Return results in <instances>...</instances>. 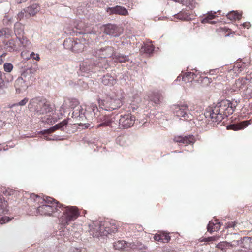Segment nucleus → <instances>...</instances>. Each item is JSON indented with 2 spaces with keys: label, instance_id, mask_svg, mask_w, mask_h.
I'll return each mask as SVG.
<instances>
[{
  "label": "nucleus",
  "instance_id": "obj_17",
  "mask_svg": "<svg viewBox=\"0 0 252 252\" xmlns=\"http://www.w3.org/2000/svg\"><path fill=\"white\" fill-rule=\"evenodd\" d=\"M175 142L179 143H183L186 145L189 144H193L195 142L194 136L192 135H189L187 136H177L174 138Z\"/></svg>",
  "mask_w": 252,
  "mask_h": 252
},
{
  "label": "nucleus",
  "instance_id": "obj_54",
  "mask_svg": "<svg viewBox=\"0 0 252 252\" xmlns=\"http://www.w3.org/2000/svg\"><path fill=\"white\" fill-rule=\"evenodd\" d=\"M237 223L236 221L228 222L225 224V227L226 229L233 228L236 226Z\"/></svg>",
  "mask_w": 252,
  "mask_h": 252
},
{
  "label": "nucleus",
  "instance_id": "obj_64",
  "mask_svg": "<svg viewBox=\"0 0 252 252\" xmlns=\"http://www.w3.org/2000/svg\"><path fill=\"white\" fill-rule=\"evenodd\" d=\"M123 2V4H126L127 1H129V0H121Z\"/></svg>",
  "mask_w": 252,
  "mask_h": 252
},
{
  "label": "nucleus",
  "instance_id": "obj_8",
  "mask_svg": "<svg viewBox=\"0 0 252 252\" xmlns=\"http://www.w3.org/2000/svg\"><path fill=\"white\" fill-rule=\"evenodd\" d=\"M135 120V117L129 114L121 115L118 120V128L127 129L133 125Z\"/></svg>",
  "mask_w": 252,
  "mask_h": 252
},
{
  "label": "nucleus",
  "instance_id": "obj_16",
  "mask_svg": "<svg viewBox=\"0 0 252 252\" xmlns=\"http://www.w3.org/2000/svg\"><path fill=\"white\" fill-rule=\"evenodd\" d=\"M249 79L246 77L240 78L235 81V83L232 86L230 89L231 93L238 92L243 89L247 84V81Z\"/></svg>",
  "mask_w": 252,
  "mask_h": 252
},
{
  "label": "nucleus",
  "instance_id": "obj_43",
  "mask_svg": "<svg viewBox=\"0 0 252 252\" xmlns=\"http://www.w3.org/2000/svg\"><path fill=\"white\" fill-rule=\"evenodd\" d=\"M219 238H220L219 236H211V237H208L207 238H201L200 239V242H206L215 241L217 240Z\"/></svg>",
  "mask_w": 252,
  "mask_h": 252
},
{
  "label": "nucleus",
  "instance_id": "obj_53",
  "mask_svg": "<svg viewBox=\"0 0 252 252\" xmlns=\"http://www.w3.org/2000/svg\"><path fill=\"white\" fill-rule=\"evenodd\" d=\"M234 242L235 243V245H236V246L239 245L240 244H242L241 247L243 248H244L245 245H249L250 243V242H245V241L244 240V237L240 240V241L239 240H237L236 242Z\"/></svg>",
  "mask_w": 252,
  "mask_h": 252
},
{
  "label": "nucleus",
  "instance_id": "obj_15",
  "mask_svg": "<svg viewBox=\"0 0 252 252\" xmlns=\"http://www.w3.org/2000/svg\"><path fill=\"white\" fill-rule=\"evenodd\" d=\"M68 121L67 119H64L62 122L60 123H58L53 126L50 127V128L44 129L43 131H40L39 132L40 133H42L43 134L46 133H51L57 130L60 129L61 130H64V127H66L68 124Z\"/></svg>",
  "mask_w": 252,
  "mask_h": 252
},
{
  "label": "nucleus",
  "instance_id": "obj_34",
  "mask_svg": "<svg viewBox=\"0 0 252 252\" xmlns=\"http://www.w3.org/2000/svg\"><path fill=\"white\" fill-rule=\"evenodd\" d=\"M37 67H29L22 73V76H24L25 79L27 78L28 79H30L32 77V75L35 73Z\"/></svg>",
  "mask_w": 252,
  "mask_h": 252
},
{
  "label": "nucleus",
  "instance_id": "obj_52",
  "mask_svg": "<svg viewBox=\"0 0 252 252\" xmlns=\"http://www.w3.org/2000/svg\"><path fill=\"white\" fill-rule=\"evenodd\" d=\"M68 252H86V250L84 248L73 247L71 248Z\"/></svg>",
  "mask_w": 252,
  "mask_h": 252
},
{
  "label": "nucleus",
  "instance_id": "obj_27",
  "mask_svg": "<svg viewBox=\"0 0 252 252\" xmlns=\"http://www.w3.org/2000/svg\"><path fill=\"white\" fill-rule=\"evenodd\" d=\"M220 228V224L217 220H215L214 222L210 221L207 226V230L212 233L213 232L218 231Z\"/></svg>",
  "mask_w": 252,
  "mask_h": 252
},
{
  "label": "nucleus",
  "instance_id": "obj_22",
  "mask_svg": "<svg viewBox=\"0 0 252 252\" xmlns=\"http://www.w3.org/2000/svg\"><path fill=\"white\" fill-rule=\"evenodd\" d=\"M155 241L162 242L168 243L171 239L169 233L164 231H158L154 236Z\"/></svg>",
  "mask_w": 252,
  "mask_h": 252
},
{
  "label": "nucleus",
  "instance_id": "obj_40",
  "mask_svg": "<svg viewBox=\"0 0 252 252\" xmlns=\"http://www.w3.org/2000/svg\"><path fill=\"white\" fill-rule=\"evenodd\" d=\"M6 88H7V85L4 83L3 72L0 71V94L4 93V89Z\"/></svg>",
  "mask_w": 252,
  "mask_h": 252
},
{
  "label": "nucleus",
  "instance_id": "obj_3",
  "mask_svg": "<svg viewBox=\"0 0 252 252\" xmlns=\"http://www.w3.org/2000/svg\"><path fill=\"white\" fill-rule=\"evenodd\" d=\"M30 198L34 202H37L38 204H41L38 207H37L36 213L37 214L51 216L53 213L59 211L58 209L59 204H57V201L52 197L46 196L45 198L42 200L40 196L32 194Z\"/></svg>",
  "mask_w": 252,
  "mask_h": 252
},
{
  "label": "nucleus",
  "instance_id": "obj_13",
  "mask_svg": "<svg viewBox=\"0 0 252 252\" xmlns=\"http://www.w3.org/2000/svg\"><path fill=\"white\" fill-rule=\"evenodd\" d=\"M78 100L75 98H68L65 100L61 106L60 112L61 115H63L65 110L68 108H71L72 110L80 106Z\"/></svg>",
  "mask_w": 252,
  "mask_h": 252
},
{
  "label": "nucleus",
  "instance_id": "obj_2",
  "mask_svg": "<svg viewBox=\"0 0 252 252\" xmlns=\"http://www.w3.org/2000/svg\"><path fill=\"white\" fill-rule=\"evenodd\" d=\"M236 106V102L233 103L228 100H223L212 109L208 116L212 121L220 122L225 117L233 113Z\"/></svg>",
  "mask_w": 252,
  "mask_h": 252
},
{
  "label": "nucleus",
  "instance_id": "obj_26",
  "mask_svg": "<svg viewBox=\"0 0 252 252\" xmlns=\"http://www.w3.org/2000/svg\"><path fill=\"white\" fill-rule=\"evenodd\" d=\"M251 124L250 120L244 121L237 124H232L227 126V129L238 130L243 129Z\"/></svg>",
  "mask_w": 252,
  "mask_h": 252
},
{
  "label": "nucleus",
  "instance_id": "obj_25",
  "mask_svg": "<svg viewBox=\"0 0 252 252\" xmlns=\"http://www.w3.org/2000/svg\"><path fill=\"white\" fill-rule=\"evenodd\" d=\"M101 82L105 86H112L116 83L115 77L107 74L103 76L101 78Z\"/></svg>",
  "mask_w": 252,
  "mask_h": 252
},
{
  "label": "nucleus",
  "instance_id": "obj_45",
  "mask_svg": "<svg viewBox=\"0 0 252 252\" xmlns=\"http://www.w3.org/2000/svg\"><path fill=\"white\" fill-rule=\"evenodd\" d=\"M244 240L246 242H250L249 245H245L244 248L252 250V237H244Z\"/></svg>",
  "mask_w": 252,
  "mask_h": 252
},
{
  "label": "nucleus",
  "instance_id": "obj_12",
  "mask_svg": "<svg viewBox=\"0 0 252 252\" xmlns=\"http://www.w3.org/2000/svg\"><path fill=\"white\" fill-rule=\"evenodd\" d=\"M104 32L111 37H118L122 32V29L116 25L108 24L103 26Z\"/></svg>",
  "mask_w": 252,
  "mask_h": 252
},
{
  "label": "nucleus",
  "instance_id": "obj_9",
  "mask_svg": "<svg viewBox=\"0 0 252 252\" xmlns=\"http://www.w3.org/2000/svg\"><path fill=\"white\" fill-rule=\"evenodd\" d=\"M138 242L128 243L124 240H119L113 243V247L116 250H125L128 251L131 249H140L138 248Z\"/></svg>",
  "mask_w": 252,
  "mask_h": 252
},
{
  "label": "nucleus",
  "instance_id": "obj_36",
  "mask_svg": "<svg viewBox=\"0 0 252 252\" xmlns=\"http://www.w3.org/2000/svg\"><path fill=\"white\" fill-rule=\"evenodd\" d=\"M75 39L73 38H66L63 42L64 47L71 51Z\"/></svg>",
  "mask_w": 252,
  "mask_h": 252
},
{
  "label": "nucleus",
  "instance_id": "obj_50",
  "mask_svg": "<svg viewBox=\"0 0 252 252\" xmlns=\"http://www.w3.org/2000/svg\"><path fill=\"white\" fill-rule=\"evenodd\" d=\"M7 206L5 204H0V216L8 212V210L7 209Z\"/></svg>",
  "mask_w": 252,
  "mask_h": 252
},
{
  "label": "nucleus",
  "instance_id": "obj_28",
  "mask_svg": "<svg viewBox=\"0 0 252 252\" xmlns=\"http://www.w3.org/2000/svg\"><path fill=\"white\" fill-rule=\"evenodd\" d=\"M25 11L27 12L29 16H32L39 11V8L37 4L34 3L25 9Z\"/></svg>",
  "mask_w": 252,
  "mask_h": 252
},
{
  "label": "nucleus",
  "instance_id": "obj_39",
  "mask_svg": "<svg viewBox=\"0 0 252 252\" xmlns=\"http://www.w3.org/2000/svg\"><path fill=\"white\" fill-rule=\"evenodd\" d=\"M113 59H116V61L119 62H125L128 60V57L120 53H117L114 54Z\"/></svg>",
  "mask_w": 252,
  "mask_h": 252
},
{
  "label": "nucleus",
  "instance_id": "obj_5",
  "mask_svg": "<svg viewBox=\"0 0 252 252\" xmlns=\"http://www.w3.org/2000/svg\"><path fill=\"white\" fill-rule=\"evenodd\" d=\"M57 203L59 204V208L61 209L60 212H63V215L59 219V221L62 225H68L70 222L74 220L79 216V213L76 206H66L59 202H57Z\"/></svg>",
  "mask_w": 252,
  "mask_h": 252
},
{
  "label": "nucleus",
  "instance_id": "obj_42",
  "mask_svg": "<svg viewBox=\"0 0 252 252\" xmlns=\"http://www.w3.org/2000/svg\"><path fill=\"white\" fill-rule=\"evenodd\" d=\"M182 3L184 5L189 7L190 9H193L195 7L194 0H184Z\"/></svg>",
  "mask_w": 252,
  "mask_h": 252
},
{
  "label": "nucleus",
  "instance_id": "obj_4",
  "mask_svg": "<svg viewBox=\"0 0 252 252\" xmlns=\"http://www.w3.org/2000/svg\"><path fill=\"white\" fill-rule=\"evenodd\" d=\"M29 110L37 115H43L52 111L51 105L45 99L36 97L30 100L28 104Z\"/></svg>",
  "mask_w": 252,
  "mask_h": 252
},
{
  "label": "nucleus",
  "instance_id": "obj_58",
  "mask_svg": "<svg viewBox=\"0 0 252 252\" xmlns=\"http://www.w3.org/2000/svg\"><path fill=\"white\" fill-rule=\"evenodd\" d=\"M0 204H5L7 206V201L3 197H0Z\"/></svg>",
  "mask_w": 252,
  "mask_h": 252
},
{
  "label": "nucleus",
  "instance_id": "obj_24",
  "mask_svg": "<svg viewBox=\"0 0 252 252\" xmlns=\"http://www.w3.org/2000/svg\"><path fill=\"white\" fill-rule=\"evenodd\" d=\"M245 68V63L243 62H240L235 63L232 69H230L228 71V73L230 74L233 73L232 76H237L238 74L241 72Z\"/></svg>",
  "mask_w": 252,
  "mask_h": 252
},
{
  "label": "nucleus",
  "instance_id": "obj_46",
  "mask_svg": "<svg viewBox=\"0 0 252 252\" xmlns=\"http://www.w3.org/2000/svg\"><path fill=\"white\" fill-rule=\"evenodd\" d=\"M13 66L10 63H5L3 65V68L5 72L9 73L13 69Z\"/></svg>",
  "mask_w": 252,
  "mask_h": 252
},
{
  "label": "nucleus",
  "instance_id": "obj_35",
  "mask_svg": "<svg viewBox=\"0 0 252 252\" xmlns=\"http://www.w3.org/2000/svg\"><path fill=\"white\" fill-rule=\"evenodd\" d=\"M236 245L235 244H232V243L227 242H220L218 244L216 245V247L220 249L221 250H225L228 248L231 247H233L235 246Z\"/></svg>",
  "mask_w": 252,
  "mask_h": 252
},
{
  "label": "nucleus",
  "instance_id": "obj_63",
  "mask_svg": "<svg viewBox=\"0 0 252 252\" xmlns=\"http://www.w3.org/2000/svg\"><path fill=\"white\" fill-rule=\"evenodd\" d=\"M4 124V122L0 120V127H2Z\"/></svg>",
  "mask_w": 252,
  "mask_h": 252
},
{
  "label": "nucleus",
  "instance_id": "obj_41",
  "mask_svg": "<svg viewBox=\"0 0 252 252\" xmlns=\"http://www.w3.org/2000/svg\"><path fill=\"white\" fill-rule=\"evenodd\" d=\"M240 15L236 12L232 11L227 15V17L231 20H235L240 19Z\"/></svg>",
  "mask_w": 252,
  "mask_h": 252
},
{
  "label": "nucleus",
  "instance_id": "obj_48",
  "mask_svg": "<svg viewBox=\"0 0 252 252\" xmlns=\"http://www.w3.org/2000/svg\"><path fill=\"white\" fill-rule=\"evenodd\" d=\"M17 16L19 20H21L22 19L24 18V17H25L26 18H28L30 17L28 15L27 12L25 11V9H23L20 12H19Z\"/></svg>",
  "mask_w": 252,
  "mask_h": 252
},
{
  "label": "nucleus",
  "instance_id": "obj_29",
  "mask_svg": "<svg viewBox=\"0 0 252 252\" xmlns=\"http://www.w3.org/2000/svg\"><path fill=\"white\" fill-rule=\"evenodd\" d=\"M155 49L154 46L151 41H147L144 43L143 45V51L145 54L149 55L153 54Z\"/></svg>",
  "mask_w": 252,
  "mask_h": 252
},
{
  "label": "nucleus",
  "instance_id": "obj_59",
  "mask_svg": "<svg viewBox=\"0 0 252 252\" xmlns=\"http://www.w3.org/2000/svg\"><path fill=\"white\" fill-rule=\"evenodd\" d=\"M7 45L8 47H11V49L13 50H14L15 49V47H13V46H14V44L13 43L12 41H8V42L7 43Z\"/></svg>",
  "mask_w": 252,
  "mask_h": 252
},
{
  "label": "nucleus",
  "instance_id": "obj_11",
  "mask_svg": "<svg viewBox=\"0 0 252 252\" xmlns=\"http://www.w3.org/2000/svg\"><path fill=\"white\" fill-rule=\"evenodd\" d=\"M174 114L177 117H183L185 120H191L192 117V115L189 111L188 106L185 105L176 106Z\"/></svg>",
  "mask_w": 252,
  "mask_h": 252
},
{
  "label": "nucleus",
  "instance_id": "obj_30",
  "mask_svg": "<svg viewBox=\"0 0 252 252\" xmlns=\"http://www.w3.org/2000/svg\"><path fill=\"white\" fill-rule=\"evenodd\" d=\"M84 44L82 43L80 39L76 38L71 51L74 52H80L84 50Z\"/></svg>",
  "mask_w": 252,
  "mask_h": 252
},
{
  "label": "nucleus",
  "instance_id": "obj_57",
  "mask_svg": "<svg viewBox=\"0 0 252 252\" xmlns=\"http://www.w3.org/2000/svg\"><path fill=\"white\" fill-rule=\"evenodd\" d=\"M15 33H18V34H23L24 32L23 29L22 28H20V29H17L15 28Z\"/></svg>",
  "mask_w": 252,
  "mask_h": 252
},
{
  "label": "nucleus",
  "instance_id": "obj_55",
  "mask_svg": "<svg viewBox=\"0 0 252 252\" xmlns=\"http://www.w3.org/2000/svg\"><path fill=\"white\" fill-rule=\"evenodd\" d=\"M12 219L7 216L0 218V224H2L6 222H9Z\"/></svg>",
  "mask_w": 252,
  "mask_h": 252
},
{
  "label": "nucleus",
  "instance_id": "obj_10",
  "mask_svg": "<svg viewBox=\"0 0 252 252\" xmlns=\"http://www.w3.org/2000/svg\"><path fill=\"white\" fill-rule=\"evenodd\" d=\"M74 28L75 29H73V33H79V34H83V38L82 39L86 41L87 40L88 42L89 41V39H88V34H94L95 32L94 31H88L87 30L85 27L84 23L80 21L79 22H75L74 25Z\"/></svg>",
  "mask_w": 252,
  "mask_h": 252
},
{
  "label": "nucleus",
  "instance_id": "obj_49",
  "mask_svg": "<svg viewBox=\"0 0 252 252\" xmlns=\"http://www.w3.org/2000/svg\"><path fill=\"white\" fill-rule=\"evenodd\" d=\"M244 94L247 98L252 97V88L247 87L246 90H244Z\"/></svg>",
  "mask_w": 252,
  "mask_h": 252
},
{
  "label": "nucleus",
  "instance_id": "obj_56",
  "mask_svg": "<svg viewBox=\"0 0 252 252\" xmlns=\"http://www.w3.org/2000/svg\"><path fill=\"white\" fill-rule=\"evenodd\" d=\"M79 126H82V128L83 129H88L90 127H93L94 126H93V125L92 126V124H90V123H85V124L81 123L79 125Z\"/></svg>",
  "mask_w": 252,
  "mask_h": 252
},
{
  "label": "nucleus",
  "instance_id": "obj_1",
  "mask_svg": "<svg viewBox=\"0 0 252 252\" xmlns=\"http://www.w3.org/2000/svg\"><path fill=\"white\" fill-rule=\"evenodd\" d=\"M114 54L112 46H105L99 49L92 50L90 54L86 55L85 59L80 64V70L82 73H96L97 71L104 72L110 68L107 58Z\"/></svg>",
  "mask_w": 252,
  "mask_h": 252
},
{
  "label": "nucleus",
  "instance_id": "obj_18",
  "mask_svg": "<svg viewBox=\"0 0 252 252\" xmlns=\"http://www.w3.org/2000/svg\"><path fill=\"white\" fill-rule=\"evenodd\" d=\"M27 78L25 79L21 74V76L18 77L15 82L14 86L17 92H21L25 90L28 87V84L26 82L29 80Z\"/></svg>",
  "mask_w": 252,
  "mask_h": 252
},
{
  "label": "nucleus",
  "instance_id": "obj_37",
  "mask_svg": "<svg viewBox=\"0 0 252 252\" xmlns=\"http://www.w3.org/2000/svg\"><path fill=\"white\" fill-rule=\"evenodd\" d=\"M17 39L18 40L19 46L21 47L24 48L26 49L29 47V45L30 44V42L29 40H27L26 38L22 37V38L20 37H17Z\"/></svg>",
  "mask_w": 252,
  "mask_h": 252
},
{
  "label": "nucleus",
  "instance_id": "obj_7",
  "mask_svg": "<svg viewBox=\"0 0 252 252\" xmlns=\"http://www.w3.org/2000/svg\"><path fill=\"white\" fill-rule=\"evenodd\" d=\"M96 128L104 129L109 126L114 130L118 129V120L111 115L100 114L97 116Z\"/></svg>",
  "mask_w": 252,
  "mask_h": 252
},
{
  "label": "nucleus",
  "instance_id": "obj_60",
  "mask_svg": "<svg viewBox=\"0 0 252 252\" xmlns=\"http://www.w3.org/2000/svg\"><path fill=\"white\" fill-rule=\"evenodd\" d=\"M219 69H215V70H211V71H210V74H214V73H219Z\"/></svg>",
  "mask_w": 252,
  "mask_h": 252
},
{
  "label": "nucleus",
  "instance_id": "obj_51",
  "mask_svg": "<svg viewBox=\"0 0 252 252\" xmlns=\"http://www.w3.org/2000/svg\"><path fill=\"white\" fill-rule=\"evenodd\" d=\"M30 57H27V59L30 60L31 58H32L33 60H35L36 61H39L40 59L39 55L38 54H35L34 52H32L30 54Z\"/></svg>",
  "mask_w": 252,
  "mask_h": 252
},
{
  "label": "nucleus",
  "instance_id": "obj_33",
  "mask_svg": "<svg viewBox=\"0 0 252 252\" xmlns=\"http://www.w3.org/2000/svg\"><path fill=\"white\" fill-rule=\"evenodd\" d=\"M175 18L183 21H189L191 20L190 14L186 10H182L177 14L174 15Z\"/></svg>",
  "mask_w": 252,
  "mask_h": 252
},
{
  "label": "nucleus",
  "instance_id": "obj_44",
  "mask_svg": "<svg viewBox=\"0 0 252 252\" xmlns=\"http://www.w3.org/2000/svg\"><path fill=\"white\" fill-rule=\"evenodd\" d=\"M3 79L4 81V83L7 85V84L9 82L12 81L13 80V77L11 76L10 74L8 73H5L3 72Z\"/></svg>",
  "mask_w": 252,
  "mask_h": 252
},
{
  "label": "nucleus",
  "instance_id": "obj_23",
  "mask_svg": "<svg viewBox=\"0 0 252 252\" xmlns=\"http://www.w3.org/2000/svg\"><path fill=\"white\" fill-rule=\"evenodd\" d=\"M107 11L110 14H116L124 16L128 15V11L126 8L118 5L113 7H109L107 8Z\"/></svg>",
  "mask_w": 252,
  "mask_h": 252
},
{
  "label": "nucleus",
  "instance_id": "obj_38",
  "mask_svg": "<svg viewBox=\"0 0 252 252\" xmlns=\"http://www.w3.org/2000/svg\"><path fill=\"white\" fill-rule=\"evenodd\" d=\"M195 76L193 72H187L183 75L182 79L185 82H191L194 79Z\"/></svg>",
  "mask_w": 252,
  "mask_h": 252
},
{
  "label": "nucleus",
  "instance_id": "obj_20",
  "mask_svg": "<svg viewBox=\"0 0 252 252\" xmlns=\"http://www.w3.org/2000/svg\"><path fill=\"white\" fill-rule=\"evenodd\" d=\"M104 236H107L109 234L115 233L118 231V227L116 223L105 222L103 224Z\"/></svg>",
  "mask_w": 252,
  "mask_h": 252
},
{
  "label": "nucleus",
  "instance_id": "obj_21",
  "mask_svg": "<svg viewBox=\"0 0 252 252\" xmlns=\"http://www.w3.org/2000/svg\"><path fill=\"white\" fill-rule=\"evenodd\" d=\"M85 115H88V117H85L86 119H93L97 115L98 112V109L96 105L91 104L88 106L85 110H84Z\"/></svg>",
  "mask_w": 252,
  "mask_h": 252
},
{
  "label": "nucleus",
  "instance_id": "obj_47",
  "mask_svg": "<svg viewBox=\"0 0 252 252\" xmlns=\"http://www.w3.org/2000/svg\"><path fill=\"white\" fill-rule=\"evenodd\" d=\"M28 101V98H25L23 100H21L18 103H16L12 105L10 107L13 108L16 106H24Z\"/></svg>",
  "mask_w": 252,
  "mask_h": 252
},
{
  "label": "nucleus",
  "instance_id": "obj_32",
  "mask_svg": "<svg viewBox=\"0 0 252 252\" xmlns=\"http://www.w3.org/2000/svg\"><path fill=\"white\" fill-rule=\"evenodd\" d=\"M216 13L215 12H209L206 15H204V17L201 20V23H208L210 24L214 23V22H213L212 20L216 17Z\"/></svg>",
  "mask_w": 252,
  "mask_h": 252
},
{
  "label": "nucleus",
  "instance_id": "obj_19",
  "mask_svg": "<svg viewBox=\"0 0 252 252\" xmlns=\"http://www.w3.org/2000/svg\"><path fill=\"white\" fill-rule=\"evenodd\" d=\"M85 117H88L85 115V111L81 106H78L76 108L73 109L72 113V117L75 119L76 121H84Z\"/></svg>",
  "mask_w": 252,
  "mask_h": 252
},
{
  "label": "nucleus",
  "instance_id": "obj_62",
  "mask_svg": "<svg viewBox=\"0 0 252 252\" xmlns=\"http://www.w3.org/2000/svg\"><path fill=\"white\" fill-rule=\"evenodd\" d=\"M27 0H16L17 3L18 4L21 3L22 2H24L26 1Z\"/></svg>",
  "mask_w": 252,
  "mask_h": 252
},
{
  "label": "nucleus",
  "instance_id": "obj_31",
  "mask_svg": "<svg viewBox=\"0 0 252 252\" xmlns=\"http://www.w3.org/2000/svg\"><path fill=\"white\" fill-rule=\"evenodd\" d=\"M149 98L151 101H153L156 104H158L162 99L161 94L158 92L152 93L149 96Z\"/></svg>",
  "mask_w": 252,
  "mask_h": 252
},
{
  "label": "nucleus",
  "instance_id": "obj_6",
  "mask_svg": "<svg viewBox=\"0 0 252 252\" xmlns=\"http://www.w3.org/2000/svg\"><path fill=\"white\" fill-rule=\"evenodd\" d=\"M99 107L106 111H111L117 109L122 105L121 98L113 93L107 95L103 100H99Z\"/></svg>",
  "mask_w": 252,
  "mask_h": 252
},
{
  "label": "nucleus",
  "instance_id": "obj_14",
  "mask_svg": "<svg viewBox=\"0 0 252 252\" xmlns=\"http://www.w3.org/2000/svg\"><path fill=\"white\" fill-rule=\"evenodd\" d=\"M102 232H103V224L99 222H96L90 226V233L93 237L104 236Z\"/></svg>",
  "mask_w": 252,
  "mask_h": 252
},
{
  "label": "nucleus",
  "instance_id": "obj_61",
  "mask_svg": "<svg viewBox=\"0 0 252 252\" xmlns=\"http://www.w3.org/2000/svg\"><path fill=\"white\" fill-rule=\"evenodd\" d=\"M243 26L244 27H246L247 28H249V27L250 26V23H244L243 24Z\"/></svg>",
  "mask_w": 252,
  "mask_h": 252
}]
</instances>
